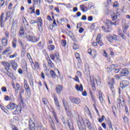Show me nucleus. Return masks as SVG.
<instances>
[{
    "mask_svg": "<svg viewBox=\"0 0 130 130\" xmlns=\"http://www.w3.org/2000/svg\"><path fill=\"white\" fill-rule=\"evenodd\" d=\"M96 42H93L92 43V45H93V46H97L98 44L97 43H98V44H99L100 46H103L104 45V44H103V42H102V39L101 38V35H98L96 39Z\"/></svg>",
    "mask_w": 130,
    "mask_h": 130,
    "instance_id": "obj_1",
    "label": "nucleus"
},
{
    "mask_svg": "<svg viewBox=\"0 0 130 130\" xmlns=\"http://www.w3.org/2000/svg\"><path fill=\"white\" fill-rule=\"evenodd\" d=\"M26 38L30 42H32L33 43H35L36 42H38L40 39L39 38L36 37L35 36L26 35Z\"/></svg>",
    "mask_w": 130,
    "mask_h": 130,
    "instance_id": "obj_2",
    "label": "nucleus"
},
{
    "mask_svg": "<svg viewBox=\"0 0 130 130\" xmlns=\"http://www.w3.org/2000/svg\"><path fill=\"white\" fill-rule=\"evenodd\" d=\"M77 121L78 122V125L79 130L83 129L84 128L83 127V125H82V121H83V118L82 116L80 115L78 116V119H77Z\"/></svg>",
    "mask_w": 130,
    "mask_h": 130,
    "instance_id": "obj_3",
    "label": "nucleus"
},
{
    "mask_svg": "<svg viewBox=\"0 0 130 130\" xmlns=\"http://www.w3.org/2000/svg\"><path fill=\"white\" fill-rule=\"evenodd\" d=\"M70 101L72 103H74L75 104H80L81 103V99L78 98H74L71 96L69 99Z\"/></svg>",
    "mask_w": 130,
    "mask_h": 130,
    "instance_id": "obj_4",
    "label": "nucleus"
},
{
    "mask_svg": "<svg viewBox=\"0 0 130 130\" xmlns=\"http://www.w3.org/2000/svg\"><path fill=\"white\" fill-rule=\"evenodd\" d=\"M120 74L122 77H125V76H127L129 74V72L127 69L123 68L121 70Z\"/></svg>",
    "mask_w": 130,
    "mask_h": 130,
    "instance_id": "obj_5",
    "label": "nucleus"
},
{
    "mask_svg": "<svg viewBox=\"0 0 130 130\" xmlns=\"http://www.w3.org/2000/svg\"><path fill=\"white\" fill-rule=\"evenodd\" d=\"M129 85V82L128 81L124 80L120 82V86L122 89H124L126 87H127Z\"/></svg>",
    "mask_w": 130,
    "mask_h": 130,
    "instance_id": "obj_6",
    "label": "nucleus"
},
{
    "mask_svg": "<svg viewBox=\"0 0 130 130\" xmlns=\"http://www.w3.org/2000/svg\"><path fill=\"white\" fill-rule=\"evenodd\" d=\"M7 19L8 18L6 17L5 18V20H4V13H2L0 18V25L2 28H4V27H5V22L7 21Z\"/></svg>",
    "mask_w": 130,
    "mask_h": 130,
    "instance_id": "obj_7",
    "label": "nucleus"
},
{
    "mask_svg": "<svg viewBox=\"0 0 130 130\" xmlns=\"http://www.w3.org/2000/svg\"><path fill=\"white\" fill-rule=\"evenodd\" d=\"M117 22H112V21L110 20L107 19L106 21L105 22V24H106V26L107 27H110V26H112V25H117V23H116Z\"/></svg>",
    "mask_w": 130,
    "mask_h": 130,
    "instance_id": "obj_8",
    "label": "nucleus"
},
{
    "mask_svg": "<svg viewBox=\"0 0 130 130\" xmlns=\"http://www.w3.org/2000/svg\"><path fill=\"white\" fill-rule=\"evenodd\" d=\"M53 98H54L55 104L56 106H57V109H59L60 107H59V103L58 102V100L57 99V96H56V94H53Z\"/></svg>",
    "mask_w": 130,
    "mask_h": 130,
    "instance_id": "obj_9",
    "label": "nucleus"
},
{
    "mask_svg": "<svg viewBox=\"0 0 130 130\" xmlns=\"http://www.w3.org/2000/svg\"><path fill=\"white\" fill-rule=\"evenodd\" d=\"M29 130H35V123L32 121V118H30L29 120Z\"/></svg>",
    "mask_w": 130,
    "mask_h": 130,
    "instance_id": "obj_10",
    "label": "nucleus"
},
{
    "mask_svg": "<svg viewBox=\"0 0 130 130\" xmlns=\"http://www.w3.org/2000/svg\"><path fill=\"white\" fill-rule=\"evenodd\" d=\"M17 107V105L15 103H10L7 106V109L10 110H13Z\"/></svg>",
    "mask_w": 130,
    "mask_h": 130,
    "instance_id": "obj_11",
    "label": "nucleus"
},
{
    "mask_svg": "<svg viewBox=\"0 0 130 130\" xmlns=\"http://www.w3.org/2000/svg\"><path fill=\"white\" fill-rule=\"evenodd\" d=\"M19 37L25 38V30L24 27H21L19 32Z\"/></svg>",
    "mask_w": 130,
    "mask_h": 130,
    "instance_id": "obj_12",
    "label": "nucleus"
},
{
    "mask_svg": "<svg viewBox=\"0 0 130 130\" xmlns=\"http://www.w3.org/2000/svg\"><path fill=\"white\" fill-rule=\"evenodd\" d=\"M91 100H92L93 102H94V104H93V106L96 113H99V111H98V109H97V107H96V100H95V98H94V95H93L92 93L91 94Z\"/></svg>",
    "mask_w": 130,
    "mask_h": 130,
    "instance_id": "obj_13",
    "label": "nucleus"
},
{
    "mask_svg": "<svg viewBox=\"0 0 130 130\" xmlns=\"http://www.w3.org/2000/svg\"><path fill=\"white\" fill-rule=\"evenodd\" d=\"M5 70L7 71V73H6V75L8 76V77H10V78H12L13 76V72L10 68H7L6 67H5Z\"/></svg>",
    "mask_w": 130,
    "mask_h": 130,
    "instance_id": "obj_14",
    "label": "nucleus"
},
{
    "mask_svg": "<svg viewBox=\"0 0 130 130\" xmlns=\"http://www.w3.org/2000/svg\"><path fill=\"white\" fill-rule=\"evenodd\" d=\"M118 16H120V13L117 12L116 13L111 14V17L113 21H115V20L117 19V17H118Z\"/></svg>",
    "mask_w": 130,
    "mask_h": 130,
    "instance_id": "obj_15",
    "label": "nucleus"
},
{
    "mask_svg": "<svg viewBox=\"0 0 130 130\" xmlns=\"http://www.w3.org/2000/svg\"><path fill=\"white\" fill-rule=\"evenodd\" d=\"M63 89V87L62 86L60 85H57L56 87V91L57 93V94H60L61 93V91H62V89Z\"/></svg>",
    "mask_w": 130,
    "mask_h": 130,
    "instance_id": "obj_16",
    "label": "nucleus"
},
{
    "mask_svg": "<svg viewBox=\"0 0 130 130\" xmlns=\"http://www.w3.org/2000/svg\"><path fill=\"white\" fill-rule=\"evenodd\" d=\"M21 107H17L15 111L13 112V114H14V115L20 114V113H21Z\"/></svg>",
    "mask_w": 130,
    "mask_h": 130,
    "instance_id": "obj_17",
    "label": "nucleus"
},
{
    "mask_svg": "<svg viewBox=\"0 0 130 130\" xmlns=\"http://www.w3.org/2000/svg\"><path fill=\"white\" fill-rule=\"evenodd\" d=\"M117 107H119V108H120L121 105V106H123V105H124V101H123L121 102V101L120 100V99H118L117 100Z\"/></svg>",
    "mask_w": 130,
    "mask_h": 130,
    "instance_id": "obj_18",
    "label": "nucleus"
},
{
    "mask_svg": "<svg viewBox=\"0 0 130 130\" xmlns=\"http://www.w3.org/2000/svg\"><path fill=\"white\" fill-rule=\"evenodd\" d=\"M47 61H48V67H49V68H54V63L52 62V61H51L50 58H48Z\"/></svg>",
    "mask_w": 130,
    "mask_h": 130,
    "instance_id": "obj_19",
    "label": "nucleus"
},
{
    "mask_svg": "<svg viewBox=\"0 0 130 130\" xmlns=\"http://www.w3.org/2000/svg\"><path fill=\"white\" fill-rule=\"evenodd\" d=\"M11 66L12 65V67L14 71H17V63L14 60L11 61Z\"/></svg>",
    "mask_w": 130,
    "mask_h": 130,
    "instance_id": "obj_20",
    "label": "nucleus"
},
{
    "mask_svg": "<svg viewBox=\"0 0 130 130\" xmlns=\"http://www.w3.org/2000/svg\"><path fill=\"white\" fill-rule=\"evenodd\" d=\"M2 64L4 66L5 68H7V69H10V68H11V63L9 62L3 61Z\"/></svg>",
    "mask_w": 130,
    "mask_h": 130,
    "instance_id": "obj_21",
    "label": "nucleus"
},
{
    "mask_svg": "<svg viewBox=\"0 0 130 130\" xmlns=\"http://www.w3.org/2000/svg\"><path fill=\"white\" fill-rule=\"evenodd\" d=\"M75 88L77 91H80V92H83V85L80 84V86L79 85H76Z\"/></svg>",
    "mask_w": 130,
    "mask_h": 130,
    "instance_id": "obj_22",
    "label": "nucleus"
},
{
    "mask_svg": "<svg viewBox=\"0 0 130 130\" xmlns=\"http://www.w3.org/2000/svg\"><path fill=\"white\" fill-rule=\"evenodd\" d=\"M99 96L100 103H101V104H103V102L104 101V100H103V96H102V92L101 91L99 92Z\"/></svg>",
    "mask_w": 130,
    "mask_h": 130,
    "instance_id": "obj_23",
    "label": "nucleus"
},
{
    "mask_svg": "<svg viewBox=\"0 0 130 130\" xmlns=\"http://www.w3.org/2000/svg\"><path fill=\"white\" fill-rule=\"evenodd\" d=\"M2 45L3 46H7L8 45V39L7 38H4L2 39Z\"/></svg>",
    "mask_w": 130,
    "mask_h": 130,
    "instance_id": "obj_24",
    "label": "nucleus"
},
{
    "mask_svg": "<svg viewBox=\"0 0 130 130\" xmlns=\"http://www.w3.org/2000/svg\"><path fill=\"white\" fill-rule=\"evenodd\" d=\"M80 9L82 12H87L88 11V7L84 5H80Z\"/></svg>",
    "mask_w": 130,
    "mask_h": 130,
    "instance_id": "obj_25",
    "label": "nucleus"
},
{
    "mask_svg": "<svg viewBox=\"0 0 130 130\" xmlns=\"http://www.w3.org/2000/svg\"><path fill=\"white\" fill-rule=\"evenodd\" d=\"M34 64L35 66V69H34L35 71H36V70H39V69H40V65L38 62H35Z\"/></svg>",
    "mask_w": 130,
    "mask_h": 130,
    "instance_id": "obj_26",
    "label": "nucleus"
},
{
    "mask_svg": "<svg viewBox=\"0 0 130 130\" xmlns=\"http://www.w3.org/2000/svg\"><path fill=\"white\" fill-rule=\"evenodd\" d=\"M50 124H51V130H56L55 128V125L54 124V122H53V120H51L50 121Z\"/></svg>",
    "mask_w": 130,
    "mask_h": 130,
    "instance_id": "obj_27",
    "label": "nucleus"
},
{
    "mask_svg": "<svg viewBox=\"0 0 130 130\" xmlns=\"http://www.w3.org/2000/svg\"><path fill=\"white\" fill-rule=\"evenodd\" d=\"M102 28H103V29H104V31H105V32H106V33H107V32H111V31H112V29H111V28H110V27H107V28H105V26H103L102 27Z\"/></svg>",
    "mask_w": 130,
    "mask_h": 130,
    "instance_id": "obj_28",
    "label": "nucleus"
},
{
    "mask_svg": "<svg viewBox=\"0 0 130 130\" xmlns=\"http://www.w3.org/2000/svg\"><path fill=\"white\" fill-rule=\"evenodd\" d=\"M50 73L52 78H53V79H55V78H56V77H57V75H56L55 73L54 72V71L53 70H51L50 71Z\"/></svg>",
    "mask_w": 130,
    "mask_h": 130,
    "instance_id": "obj_29",
    "label": "nucleus"
},
{
    "mask_svg": "<svg viewBox=\"0 0 130 130\" xmlns=\"http://www.w3.org/2000/svg\"><path fill=\"white\" fill-rule=\"evenodd\" d=\"M86 124L87 125L88 128L90 130H93V127L91 126V122L89 121H86Z\"/></svg>",
    "mask_w": 130,
    "mask_h": 130,
    "instance_id": "obj_30",
    "label": "nucleus"
},
{
    "mask_svg": "<svg viewBox=\"0 0 130 130\" xmlns=\"http://www.w3.org/2000/svg\"><path fill=\"white\" fill-rule=\"evenodd\" d=\"M90 83L93 90H95V89H96V86H95V80H94V79H91Z\"/></svg>",
    "mask_w": 130,
    "mask_h": 130,
    "instance_id": "obj_31",
    "label": "nucleus"
},
{
    "mask_svg": "<svg viewBox=\"0 0 130 130\" xmlns=\"http://www.w3.org/2000/svg\"><path fill=\"white\" fill-rule=\"evenodd\" d=\"M48 49L50 50V51H52L55 49V46L53 45H51L48 46Z\"/></svg>",
    "mask_w": 130,
    "mask_h": 130,
    "instance_id": "obj_32",
    "label": "nucleus"
},
{
    "mask_svg": "<svg viewBox=\"0 0 130 130\" xmlns=\"http://www.w3.org/2000/svg\"><path fill=\"white\" fill-rule=\"evenodd\" d=\"M11 47H8L5 49V50L2 53L3 55H5L6 53H8V52H10L11 51Z\"/></svg>",
    "mask_w": 130,
    "mask_h": 130,
    "instance_id": "obj_33",
    "label": "nucleus"
},
{
    "mask_svg": "<svg viewBox=\"0 0 130 130\" xmlns=\"http://www.w3.org/2000/svg\"><path fill=\"white\" fill-rule=\"evenodd\" d=\"M108 123L109 127L108 130H113V128H112V124H111V121L110 120H108Z\"/></svg>",
    "mask_w": 130,
    "mask_h": 130,
    "instance_id": "obj_34",
    "label": "nucleus"
},
{
    "mask_svg": "<svg viewBox=\"0 0 130 130\" xmlns=\"http://www.w3.org/2000/svg\"><path fill=\"white\" fill-rule=\"evenodd\" d=\"M113 67H114V64H112L108 67L107 68L108 72H111L113 70Z\"/></svg>",
    "mask_w": 130,
    "mask_h": 130,
    "instance_id": "obj_35",
    "label": "nucleus"
},
{
    "mask_svg": "<svg viewBox=\"0 0 130 130\" xmlns=\"http://www.w3.org/2000/svg\"><path fill=\"white\" fill-rule=\"evenodd\" d=\"M22 20H23V24H24V25H26L27 27H29V24H28V22H27V20H26V18H25V17H23L22 18Z\"/></svg>",
    "mask_w": 130,
    "mask_h": 130,
    "instance_id": "obj_36",
    "label": "nucleus"
},
{
    "mask_svg": "<svg viewBox=\"0 0 130 130\" xmlns=\"http://www.w3.org/2000/svg\"><path fill=\"white\" fill-rule=\"evenodd\" d=\"M16 47H17V41L16 40V39H15L12 42V47H13V48H16Z\"/></svg>",
    "mask_w": 130,
    "mask_h": 130,
    "instance_id": "obj_37",
    "label": "nucleus"
},
{
    "mask_svg": "<svg viewBox=\"0 0 130 130\" xmlns=\"http://www.w3.org/2000/svg\"><path fill=\"white\" fill-rule=\"evenodd\" d=\"M68 126L69 127L70 129V130H74V128L73 127V122H71L70 123V122H68Z\"/></svg>",
    "mask_w": 130,
    "mask_h": 130,
    "instance_id": "obj_38",
    "label": "nucleus"
},
{
    "mask_svg": "<svg viewBox=\"0 0 130 130\" xmlns=\"http://www.w3.org/2000/svg\"><path fill=\"white\" fill-rule=\"evenodd\" d=\"M73 48L74 50H77V49H79V45L76 44V43H74L73 45Z\"/></svg>",
    "mask_w": 130,
    "mask_h": 130,
    "instance_id": "obj_39",
    "label": "nucleus"
},
{
    "mask_svg": "<svg viewBox=\"0 0 130 130\" xmlns=\"http://www.w3.org/2000/svg\"><path fill=\"white\" fill-rule=\"evenodd\" d=\"M26 54V49L25 48H22V50L21 51V55L22 56H25V55Z\"/></svg>",
    "mask_w": 130,
    "mask_h": 130,
    "instance_id": "obj_40",
    "label": "nucleus"
},
{
    "mask_svg": "<svg viewBox=\"0 0 130 130\" xmlns=\"http://www.w3.org/2000/svg\"><path fill=\"white\" fill-rule=\"evenodd\" d=\"M75 56L76 59L78 60L79 62H80L81 61V57H80V54L77 53L75 54Z\"/></svg>",
    "mask_w": 130,
    "mask_h": 130,
    "instance_id": "obj_41",
    "label": "nucleus"
},
{
    "mask_svg": "<svg viewBox=\"0 0 130 130\" xmlns=\"http://www.w3.org/2000/svg\"><path fill=\"white\" fill-rule=\"evenodd\" d=\"M50 57L52 59V60H54V59H55V57H56V56L55 55V53L54 54H50Z\"/></svg>",
    "mask_w": 130,
    "mask_h": 130,
    "instance_id": "obj_42",
    "label": "nucleus"
},
{
    "mask_svg": "<svg viewBox=\"0 0 130 130\" xmlns=\"http://www.w3.org/2000/svg\"><path fill=\"white\" fill-rule=\"evenodd\" d=\"M24 86L25 89H26L27 88L29 87V85H28V83H27V80H24Z\"/></svg>",
    "mask_w": 130,
    "mask_h": 130,
    "instance_id": "obj_43",
    "label": "nucleus"
},
{
    "mask_svg": "<svg viewBox=\"0 0 130 130\" xmlns=\"http://www.w3.org/2000/svg\"><path fill=\"white\" fill-rule=\"evenodd\" d=\"M42 25L43 24H38V26H39V30L40 32H42L43 31V28H42Z\"/></svg>",
    "mask_w": 130,
    "mask_h": 130,
    "instance_id": "obj_44",
    "label": "nucleus"
},
{
    "mask_svg": "<svg viewBox=\"0 0 130 130\" xmlns=\"http://www.w3.org/2000/svg\"><path fill=\"white\" fill-rule=\"evenodd\" d=\"M110 38L112 39L113 40H118V37L116 35H114V37L111 36Z\"/></svg>",
    "mask_w": 130,
    "mask_h": 130,
    "instance_id": "obj_45",
    "label": "nucleus"
},
{
    "mask_svg": "<svg viewBox=\"0 0 130 130\" xmlns=\"http://www.w3.org/2000/svg\"><path fill=\"white\" fill-rule=\"evenodd\" d=\"M43 102L44 103V104H45V105H46V104H47V103H48V101L47 100V99L45 98H43Z\"/></svg>",
    "mask_w": 130,
    "mask_h": 130,
    "instance_id": "obj_46",
    "label": "nucleus"
},
{
    "mask_svg": "<svg viewBox=\"0 0 130 130\" xmlns=\"http://www.w3.org/2000/svg\"><path fill=\"white\" fill-rule=\"evenodd\" d=\"M37 23H40V25H43V22L42 21V19L41 17L38 18V21L37 22Z\"/></svg>",
    "mask_w": 130,
    "mask_h": 130,
    "instance_id": "obj_47",
    "label": "nucleus"
},
{
    "mask_svg": "<svg viewBox=\"0 0 130 130\" xmlns=\"http://www.w3.org/2000/svg\"><path fill=\"white\" fill-rule=\"evenodd\" d=\"M62 5H64L68 9H70L72 8V5L71 4H62Z\"/></svg>",
    "mask_w": 130,
    "mask_h": 130,
    "instance_id": "obj_48",
    "label": "nucleus"
},
{
    "mask_svg": "<svg viewBox=\"0 0 130 130\" xmlns=\"http://www.w3.org/2000/svg\"><path fill=\"white\" fill-rule=\"evenodd\" d=\"M119 6V4L117 2H115L113 4V8H117Z\"/></svg>",
    "mask_w": 130,
    "mask_h": 130,
    "instance_id": "obj_49",
    "label": "nucleus"
},
{
    "mask_svg": "<svg viewBox=\"0 0 130 130\" xmlns=\"http://www.w3.org/2000/svg\"><path fill=\"white\" fill-rule=\"evenodd\" d=\"M61 45L62 46H66L67 45V41L65 40H62L61 41Z\"/></svg>",
    "mask_w": 130,
    "mask_h": 130,
    "instance_id": "obj_50",
    "label": "nucleus"
},
{
    "mask_svg": "<svg viewBox=\"0 0 130 130\" xmlns=\"http://www.w3.org/2000/svg\"><path fill=\"white\" fill-rule=\"evenodd\" d=\"M5 5V0H0V8Z\"/></svg>",
    "mask_w": 130,
    "mask_h": 130,
    "instance_id": "obj_51",
    "label": "nucleus"
},
{
    "mask_svg": "<svg viewBox=\"0 0 130 130\" xmlns=\"http://www.w3.org/2000/svg\"><path fill=\"white\" fill-rule=\"evenodd\" d=\"M103 56H105V57H106L107 58V57H108V54L106 53V51H105V50H104V52L103 53Z\"/></svg>",
    "mask_w": 130,
    "mask_h": 130,
    "instance_id": "obj_52",
    "label": "nucleus"
},
{
    "mask_svg": "<svg viewBox=\"0 0 130 130\" xmlns=\"http://www.w3.org/2000/svg\"><path fill=\"white\" fill-rule=\"evenodd\" d=\"M4 100H5V101H10L11 99H10L9 95H6L4 98Z\"/></svg>",
    "mask_w": 130,
    "mask_h": 130,
    "instance_id": "obj_53",
    "label": "nucleus"
},
{
    "mask_svg": "<svg viewBox=\"0 0 130 130\" xmlns=\"http://www.w3.org/2000/svg\"><path fill=\"white\" fill-rule=\"evenodd\" d=\"M73 80L77 82L78 83H80V80H79V77L78 76H76L75 78H73Z\"/></svg>",
    "mask_w": 130,
    "mask_h": 130,
    "instance_id": "obj_54",
    "label": "nucleus"
},
{
    "mask_svg": "<svg viewBox=\"0 0 130 130\" xmlns=\"http://www.w3.org/2000/svg\"><path fill=\"white\" fill-rule=\"evenodd\" d=\"M64 20H67V19H66V18H62V19H60V22L58 21V20H57V23L58 24H61V23L63 22V21H64Z\"/></svg>",
    "mask_w": 130,
    "mask_h": 130,
    "instance_id": "obj_55",
    "label": "nucleus"
},
{
    "mask_svg": "<svg viewBox=\"0 0 130 130\" xmlns=\"http://www.w3.org/2000/svg\"><path fill=\"white\" fill-rule=\"evenodd\" d=\"M55 56L57 58V60H58V61H60V59H59V54L55 53Z\"/></svg>",
    "mask_w": 130,
    "mask_h": 130,
    "instance_id": "obj_56",
    "label": "nucleus"
},
{
    "mask_svg": "<svg viewBox=\"0 0 130 130\" xmlns=\"http://www.w3.org/2000/svg\"><path fill=\"white\" fill-rule=\"evenodd\" d=\"M17 55V53H15L13 55H10L9 57L10 58H14V57H16Z\"/></svg>",
    "mask_w": 130,
    "mask_h": 130,
    "instance_id": "obj_57",
    "label": "nucleus"
},
{
    "mask_svg": "<svg viewBox=\"0 0 130 130\" xmlns=\"http://www.w3.org/2000/svg\"><path fill=\"white\" fill-rule=\"evenodd\" d=\"M104 12L106 15H109V10H108V8L105 9Z\"/></svg>",
    "mask_w": 130,
    "mask_h": 130,
    "instance_id": "obj_58",
    "label": "nucleus"
},
{
    "mask_svg": "<svg viewBox=\"0 0 130 130\" xmlns=\"http://www.w3.org/2000/svg\"><path fill=\"white\" fill-rule=\"evenodd\" d=\"M119 36H120V37H121L122 38V39H126V37L125 36H124V35H123V34H119Z\"/></svg>",
    "mask_w": 130,
    "mask_h": 130,
    "instance_id": "obj_59",
    "label": "nucleus"
},
{
    "mask_svg": "<svg viewBox=\"0 0 130 130\" xmlns=\"http://www.w3.org/2000/svg\"><path fill=\"white\" fill-rule=\"evenodd\" d=\"M18 42H19V43L20 45L21 46V48L24 49V45L23 44L22 41L19 40Z\"/></svg>",
    "mask_w": 130,
    "mask_h": 130,
    "instance_id": "obj_60",
    "label": "nucleus"
},
{
    "mask_svg": "<svg viewBox=\"0 0 130 130\" xmlns=\"http://www.w3.org/2000/svg\"><path fill=\"white\" fill-rule=\"evenodd\" d=\"M29 23H30V24H31V25H33V24H36V23H37V22L35 21V20H30L29 21Z\"/></svg>",
    "mask_w": 130,
    "mask_h": 130,
    "instance_id": "obj_61",
    "label": "nucleus"
},
{
    "mask_svg": "<svg viewBox=\"0 0 130 130\" xmlns=\"http://www.w3.org/2000/svg\"><path fill=\"white\" fill-rule=\"evenodd\" d=\"M36 14L37 16H40V10L39 9H37L36 11Z\"/></svg>",
    "mask_w": 130,
    "mask_h": 130,
    "instance_id": "obj_62",
    "label": "nucleus"
},
{
    "mask_svg": "<svg viewBox=\"0 0 130 130\" xmlns=\"http://www.w3.org/2000/svg\"><path fill=\"white\" fill-rule=\"evenodd\" d=\"M25 90L26 91L27 93H30V92H31V89H30L29 86L25 88Z\"/></svg>",
    "mask_w": 130,
    "mask_h": 130,
    "instance_id": "obj_63",
    "label": "nucleus"
},
{
    "mask_svg": "<svg viewBox=\"0 0 130 130\" xmlns=\"http://www.w3.org/2000/svg\"><path fill=\"white\" fill-rule=\"evenodd\" d=\"M2 91L3 92H7V88H6V87H3L2 88Z\"/></svg>",
    "mask_w": 130,
    "mask_h": 130,
    "instance_id": "obj_64",
    "label": "nucleus"
}]
</instances>
